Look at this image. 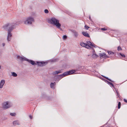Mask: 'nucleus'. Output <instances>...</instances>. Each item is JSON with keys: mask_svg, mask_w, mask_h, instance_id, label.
<instances>
[{"mask_svg": "<svg viewBox=\"0 0 127 127\" xmlns=\"http://www.w3.org/2000/svg\"><path fill=\"white\" fill-rule=\"evenodd\" d=\"M102 76L103 77L106 78V79L108 80L109 81H110L112 82H114V81H113L112 80H111L109 78H108V77H106L105 76H103V75H102Z\"/></svg>", "mask_w": 127, "mask_h": 127, "instance_id": "nucleus-17", "label": "nucleus"}, {"mask_svg": "<svg viewBox=\"0 0 127 127\" xmlns=\"http://www.w3.org/2000/svg\"><path fill=\"white\" fill-rule=\"evenodd\" d=\"M110 31H117V30H113L112 29H110ZM108 31H109V30L108 29Z\"/></svg>", "mask_w": 127, "mask_h": 127, "instance_id": "nucleus-39", "label": "nucleus"}, {"mask_svg": "<svg viewBox=\"0 0 127 127\" xmlns=\"http://www.w3.org/2000/svg\"><path fill=\"white\" fill-rule=\"evenodd\" d=\"M99 56H100V58L101 59H102L103 58H105V56H106V54L104 53H100L99 54Z\"/></svg>", "mask_w": 127, "mask_h": 127, "instance_id": "nucleus-10", "label": "nucleus"}, {"mask_svg": "<svg viewBox=\"0 0 127 127\" xmlns=\"http://www.w3.org/2000/svg\"><path fill=\"white\" fill-rule=\"evenodd\" d=\"M61 70H59L58 71H55L53 72V73L54 75L57 74L59 73H61Z\"/></svg>", "mask_w": 127, "mask_h": 127, "instance_id": "nucleus-14", "label": "nucleus"}, {"mask_svg": "<svg viewBox=\"0 0 127 127\" xmlns=\"http://www.w3.org/2000/svg\"><path fill=\"white\" fill-rule=\"evenodd\" d=\"M7 36V40L8 41H10L11 40V37L12 36L11 32H8Z\"/></svg>", "mask_w": 127, "mask_h": 127, "instance_id": "nucleus-9", "label": "nucleus"}, {"mask_svg": "<svg viewBox=\"0 0 127 127\" xmlns=\"http://www.w3.org/2000/svg\"><path fill=\"white\" fill-rule=\"evenodd\" d=\"M73 35L74 37H77L78 35V34L77 33V32H73Z\"/></svg>", "mask_w": 127, "mask_h": 127, "instance_id": "nucleus-26", "label": "nucleus"}, {"mask_svg": "<svg viewBox=\"0 0 127 127\" xmlns=\"http://www.w3.org/2000/svg\"><path fill=\"white\" fill-rule=\"evenodd\" d=\"M36 63L37 65L40 66H45L48 63V62H39L37 61L36 62Z\"/></svg>", "mask_w": 127, "mask_h": 127, "instance_id": "nucleus-6", "label": "nucleus"}, {"mask_svg": "<svg viewBox=\"0 0 127 127\" xmlns=\"http://www.w3.org/2000/svg\"><path fill=\"white\" fill-rule=\"evenodd\" d=\"M86 43H85L83 42H81L80 43V45L82 46L85 47L86 46Z\"/></svg>", "mask_w": 127, "mask_h": 127, "instance_id": "nucleus-19", "label": "nucleus"}, {"mask_svg": "<svg viewBox=\"0 0 127 127\" xmlns=\"http://www.w3.org/2000/svg\"><path fill=\"white\" fill-rule=\"evenodd\" d=\"M121 103L120 102H119L118 104V108L119 109L121 107Z\"/></svg>", "mask_w": 127, "mask_h": 127, "instance_id": "nucleus-27", "label": "nucleus"}, {"mask_svg": "<svg viewBox=\"0 0 127 127\" xmlns=\"http://www.w3.org/2000/svg\"><path fill=\"white\" fill-rule=\"evenodd\" d=\"M105 80V82H107V83L108 84L110 85H111L112 86L113 88H114V89H115L113 84L112 83H111L109 81H107V80Z\"/></svg>", "mask_w": 127, "mask_h": 127, "instance_id": "nucleus-12", "label": "nucleus"}, {"mask_svg": "<svg viewBox=\"0 0 127 127\" xmlns=\"http://www.w3.org/2000/svg\"><path fill=\"white\" fill-rule=\"evenodd\" d=\"M106 124H105L103 126H101V127H103L104 126H105Z\"/></svg>", "mask_w": 127, "mask_h": 127, "instance_id": "nucleus-44", "label": "nucleus"}, {"mask_svg": "<svg viewBox=\"0 0 127 127\" xmlns=\"http://www.w3.org/2000/svg\"><path fill=\"white\" fill-rule=\"evenodd\" d=\"M13 105L12 104L11 102L7 101L2 103V107L4 109H6L11 107Z\"/></svg>", "mask_w": 127, "mask_h": 127, "instance_id": "nucleus-4", "label": "nucleus"}, {"mask_svg": "<svg viewBox=\"0 0 127 127\" xmlns=\"http://www.w3.org/2000/svg\"><path fill=\"white\" fill-rule=\"evenodd\" d=\"M99 57L95 53H93L92 56V57L94 59H96Z\"/></svg>", "mask_w": 127, "mask_h": 127, "instance_id": "nucleus-15", "label": "nucleus"}, {"mask_svg": "<svg viewBox=\"0 0 127 127\" xmlns=\"http://www.w3.org/2000/svg\"><path fill=\"white\" fill-rule=\"evenodd\" d=\"M86 46L85 47L86 48H87V49H90L92 48L90 46V45H89L88 44L86 43Z\"/></svg>", "mask_w": 127, "mask_h": 127, "instance_id": "nucleus-20", "label": "nucleus"}, {"mask_svg": "<svg viewBox=\"0 0 127 127\" xmlns=\"http://www.w3.org/2000/svg\"><path fill=\"white\" fill-rule=\"evenodd\" d=\"M12 75L14 77H16L17 75V74L15 72H12Z\"/></svg>", "mask_w": 127, "mask_h": 127, "instance_id": "nucleus-24", "label": "nucleus"}, {"mask_svg": "<svg viewBox=\"0 0 127 127\" xmlns=\"http://www.w3.org/2000/svg\"><path fill=\"white\" fill-rule=\"evenodd\" d=\"M117 96H118V97L120 98V95L119 94V93H117Z\"/></svg>", "mask_w": 127, "mask_h": 127, "instance_id": "nucleus-35", "label": "nucleus"}, {"mask_svg": "<svg viewBox=\"0 0 127 127\" xmlns=\"http://www.w3.org/2000/svg\"><path fill=\"white\" fill-rule=\"evenodd\" d=\"M92 52H93V53H95V50L93 48H92Z\"/></svg>", "mask_w": 127, "mask_h": 127, "instance_id": "nucleus-38", "label": "nucleus"}, {"mask_svg": "<svg viewBox=\"0 0 127 127\" xmlns=\"http://www.w3.org/2000/svg\"><path fill=\"white\" fill-rule=\"evenodd\" d=\"M124 101L125 102L127 103V100H126V99H124Z\"/></svg>", "mask_w": 127, "mask_h": 127, "instance_id": "nucleus-40", "label": "nucleus"}, {"mask_svg": "<svg viewBox=\"0 0 127 127\" xmlns=\"http://www.w3.org/2000/svg\"><path fill=\"white\" fill-rule=\"evenodd\" d=\"M107 52L108 53L109 55H113L114 54V53L111 51H108Z\"/></svg>", "mask_w": 127, "mask_h": 127, "instance_id": "nucleus-22", "label": "nucleus"}, {"mask_svg": "<svg viewBox=\"0 0 127 127\" xmlns=\"http://www.w3.org/2000/svg\"><path fill=\"white\" fill-rule=\"evenodd\" d=\"M85 28L86 30H88V29L90 28V27L86 25H85Z\"/></svg>", "mask_w": 127, "mask_h": 127, "instance_id": "nucleus-32", "label": "nucleus"}, {"mask_svg": "<svg viewBox=\"0 0 127 127\" xmlns=\"http://www.w3.org/2000/svg\"><path fill=\"white\" fill-rule=\"evenodd\" d=\"M82 34L86 37H89L90 36L89 34L87 32H82Z\"/></svg>", "mask_w": 127, "mask_h": 127, "instance_id": "nucleus-13", "label": "nucleus"}, {"mask_svg": "<svg viewBox=\"0 0 127 127\" xmlns=\"http://www.w3.org/2000/svg\"><path fill=\"white\" fill-rule=\"evenodd\" d=\"M122 49L120 46H118V51L122 50Z\"/></svg>", "mask_w": 127, "mask_h": 127, "instance_id": "nucleus-31", "label": "nucleus"}, {"mask_svg": "<svg viewBox=\"0 0 127 127\" xmlns=\"http://www.w3.org/2000/svg\"><path fill=\"white\" fill-rule=\"evenodd\" d=\"M47 96L45 93H43L42 94V97L43 98H47Z\"/></svg>", "mask_w": 127, "mask_h": 127, "instance_id": "nucleus-18", "label": "nucleus"}, {"mask_svg": "<svg viewBox=\"0 0 127 127\" xmlns=\"http://www.w3.org/2000/svg\"><path fill=\"white\" fill-rule=\"evenodd\" d=\"M44 11L45 13H49L48 10L47 9H45Z\"/></svg>", "mask_w": 127, "mask_h": 127, "instance_id": "nucleus-33", "label": "nucleus"}, {"mask_svg": "<svg viewBox=\"0 0 127 127\" xmlns=\"http://www.w3.org/2000/svg\"><path fill=\"white\" fill-rule=\"evenodd\" d=\"M59 22V21L58 20L54 17H52L51 19L48 20V23L56 26L57 28L60 29L62 31V29L60 28L61 25Z\"/></svg>", "mask_w": 127, "mask_h": 127, "instance_id": "nucleus-2", "label": "nucleus"}, {"mask_svg": "<svg viewBox=\"0 0 127 127\" xmlns=\"http://www.w3.org/2000/svg\"><path fill=\"white\" fill-rule=\"evenodd\" d=\"M89 19L90 20L92 21V19H91V17L90 16H89Z\"/></svg>", "mask_w": 127, "mask_h": 127, "instance_id": "nucleus-41", "label": "nucleus"}, {"mask_svg": "<svg viewBox=\"0 0 127 127\" xmlns=\"http://www.w3.org/2000/svg\"><path fill=\"white\" fill-rule=\"evenodd\" d=\"M100 30H102L103 31H105L106 30H107L108 29L105 28H101V29Z\"/></svg>", "mask_w": 127, "mask_h": 127, "instance_id": "nucleus-30", "label": "nucleus"}, {"mask_svg": "<svg viewBox=\"0 0 127 127\" xmlns=\"http://www.w3.org/2000/svg\"><path fill=\"white\" fill-rule=\"evenodd\" d=\"M56 84V83L54 82V83L51 82L50 84V87L51 88L53 89L54 88V87Z\"/></svg>", "mask_w": 127, "mask_h": 127, "instance_id": "nucleus-16", "label": "nucleus"}, {"mask_svg": "<svg viewBox=\"0 0 127 127\" xmlns=\"http://www.w3.org/2000/svg\"><path fill=\"white\" fill-rule=\"evenodd\" d=\"M27 61L33 65H36V64L35 63L34 61L33 60L28 59Z\"/></svg>", "mask_w": 127, "mask_h": 127, "instance_id": "nucleus-7", "label": "nucleus"}, {"mask_svg": "<svg viewBox=\"0 0 127 127\" xmlns=\"http://www.w3.org/2000/svg\"><path fill=\"white\" fill-rule=\"evenodd\" d=\"M75 71L76 70H72L67 72H65L62 74L55 75L54 76V78L57 79H60L64 76L73 74Z\"/></svg>", "mask_w": 127, "mask_h": 127, "instance_id": "nucleus-3", "label": "nucleus"}, {"mask_svg": "<svg viewBox=\"0 0 127 127\" xmlns=\"http://www.w3.org/2000/svg\"><path fill=\"white\" fill-rule=\"evenodd\" d=\"M20 23L18 22H17L16 23H14L11 24H7L4 25L3 27L2 28L4 30L7 31L8 32H11L16 28V26L18 25Z\"/></svg>", "mask_w": 127, "mask_h": 127, "instance_id": "nucleus-1", "label": "nucleus"}, {"mask_svg": "<svg viewBox=\"0 0 127 127\" xmlns=\"http://www.w3.org/2000/svg\"><path fill=\"white\" fill-rule=\"evenodd\" d=\"M87 43V44H88L89 45H90L91 46H93V45L92 44L93 43H92L90 41H87L86 42Z\"/></svg>", "mask_w": 127, "mask_h": 127, "instance_id": "nucleus-23", "label": "nucleus"}, {"mask_svg": "<svg viewBox=\"0 0 127 127\" xmlns=\"http://www.w3.org/2000/svg\"><path fill=\"white\" fill-rule=\"evenodd\" d=\"M67 38V36L65 35H64L63 37V39L65 40Z\"/></svg>", "mask_w": 127, "mask_h": 127, "instance_id": "nucleus-28", "label": "nucleus"}, {"mask_svg": "<svg viewBox=\"0 0 127 127\" xmlns=\"http://www.w3.org/2000/svg\"><path fill=\"white\" fill-rule=\"evenodd\" d=\"M34 20L33 18L30 17L27 18V19L24 22V23L26 24H31L32 22L34 21Z\"/></svg>", "mask_w": 127, "mask_h": 127, "instance_id": "nucleus-5", "label": "nucleus"}, {"mask_svg": "<svg viewBox=\"0 0 127 127\" xmlns=\"http://www.w3.org/2000/svg\"><path fill=\"white\" fill-rule=\"evenodd\" d=\"M29 117L31 119H32V116L30 115H29Z\"/></svg>", "mask_w": 127, "mask_h": 127, "instance_id": "nucleus-42", "label": "nucleus"}, {"mask_svg": "<svg viewBox=\"0 0 127 127\" xmlns=\"http://www.w3.org/2000/svg\"><path fill=\"white\" fill-rule=\"evenodd\" d=\"M116 92L117 93H119L118 91L117 90H116Z\"/></svg>", "mask_w": 127, "mask_h": 127, "instance_id": "nucleus-46", "label": "nucleus"}, {"mask_svg": "<svg viewBox=\"0 0 127 127\" xmlns=\"http://www.w3.org/2000/svg\"><path fill=\"white\" fill-rule=\"evenodd\" d=\"M13 124L14 126H15L17 125H20L18 121L16 120L14 121L13 122Z\"/></svg>", "mask_w": 127, "mask_h": 127, "instance_id": "nucleus-11", "label": "nucleus"}, {"mask_svg": "<svg viewBox=\"0 0 127 127\" xmlns=\"http://www.w3.org/2000/svg\"><path fill=\"white\" fill-rule=\"evenodd\" d=\"M2 45L4 47L5 45V44L4 43H2Z\"/></svg>", "mask_w": 127, "mask_h": 127, "instance_id": "nucleus-43", "label": "nucleus"}, {"mask_svg": "<svg viewBox=\"0 0 127 127\" xmlns=\"http://www.w3.org/2000/svg\"><path fill=\"white\" fill-rule=\"evenodd\" d=\"M105 58H111V56H107L106 55V56H105Z\"/></svg>", "mask_w": 127, "mask_h": 127, "instance_id": "nucleus-36", "label": "nucleus"}, {"mask_svg": "<svg viewBox=\"0 0 127 127\" xmlns=\"http://www.w3.org/2000/svg\"><path fill=\"white\" fill-rule=\"evenodd\" d=\"M21 57H20L19 56H17V59H19L20 60H21Z\"/></svg>", "mask_w": 127, "mask_h": 127, "instance_id": "nucleus-34", "label": "nucleus"}, {"mask_svg": "<svg viewBox=\"0 0 127 127\" xmlns=\"http://www.w3.org/2000/svg\"><path fill=\"white\" fill-rule=\"evenodd\" d=\"M10 115L12 116L15 117L16 116V113H10Z\"/></svg>", "mask_w": 127, "mask_h": 127, "instance_id": "nucleus-25", "label": "nucleus"}, {"mask_svg": "<svg viewBox=\"0 0 127 127\" xmlns=\"http://www.w3.org/2000/svg\"><path fill=\"white\" fill-rule=\"evenodd\" d=\"M71 32H74V30H71Z\"/></svg>", "mask_w": 127, "mask_h": 127, "instance_id": "nucleus-45", "label": "nucleus"}, {"mask_svg": "<svg viewBox=\"0 0 127 127\" xmlns=\"http://www.w3.org/2000/svg\"><path fill=\"white\" fill-rule=\"evenodd\" d=\"M120 55L123 57L125 58L126 57L125 55L124 54H122L121 53H120Z\"/></svg>", "mask_w": 127, "mask_h": 127, "instance_id": "nucleus-29", "label": "nucleus"}, {"mask_svg": "<svg viewBox=\"0 0 127 127\" xmlns=\"http://www.w3.org/2000/svg\"><path fill=\"white\" fill-rule=\"evenodd\" d=\"M93 45V46H93L94 47H97V46L96 45H95V44H94L93 43V44H92Z\"/></svg>", "mask_w": 127, "mask_h": 127, "instance_id": "nucleus-37", "label": "nucleus"}, {"mask_svg": "<svg viewBox=\"0 0 127 127\" xmlns=\"http://www.w3.org/2000/svg\"><path fill=\"white\" fill-rule=\"evenodd\" d=\"M5 83V81L4 80H1L0 82V88H2Z\"/></svg>", "mask_w": 127, "mask_h": 127, "instance_id": "nucleus-8", "label": "nucleus"}, {"mask_svg": "<svg viewBox=\"0 0 127 127\" xmlns=\"http://www.w3.org/2000/svg\"><path fill=\"white\" fill-rule=\"evenodd\" d=\"M28 60V59L26 58H24L22 57L21 58V60L22 61H27V60Z\"/></svg>", "mask_w": 127, "mask_h": 127, "instance_id": "nucleus-21", "label": "nucleus"}]
</instances>
